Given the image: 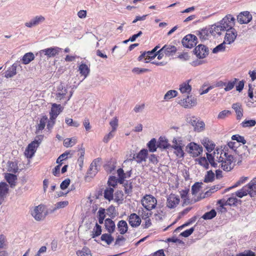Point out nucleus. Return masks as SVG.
<instances>
[{"label":"nucleus","mask_w":256,"mask_h":256,"mask_svg":"<svg viewBox=\"0 0 256 256\" xmlns=\"http://www.w3.org/2000/svg\"><path fill=\"white\" fill-rule=\"evenodd\" d=\"M190 80L183 82L180 86L179 90L182 94H190L192 90V86L190 85L189 83Z\"/></svg>","instance_id":"nucleus-25"},{"label":"nucleus","mask_w":256,"mask_h":256,"mask_svg":"<svg viewBox=\"0 0 256 256\" xmlns=\"http://www.w3.org/2000/svg\"><path fill=\"white\" fill-rule=\"evenodd\" d=\"M63 108L60 104H52L50 112V120H55L59 114L62 111Z\"/></svg>","instance_id":"nucleus-14"},{"label":"nucleus","mask_w":256,"mask_h":256,"mask_svg":"<svg viewBox=\"0 0 256 256\" xmlns=\"http://www.w3.org/2000/svg\"><path fill=\"white\" fill-rule=\"evenodd\" d=\"M18 167L16 162H8V170L9 172L16 173L18 172Z\"/></svg>","instance_id":"nucleus-50"},{"label":"nucleus","mask_w":256,"mask_h":256,"mask_svg":"<svg viewBox=\"0 0 256 256\" xmlns=\"http://www.w3.org/2000/svg\"><path fill=\"white\" fill-rule=\"evenodd\" d=\"M194 52L197 57L200 58H202L208 54V50L205 46L199 44L195 48Z\"/></svg>","instance_id":"nucleus-19"},{"label":"nucleus","mask_w":256,"mask_h":256,"mask_svg":"<svg viewBox=\"0 0 256 256\" xmlns=\"http://www.w3.org/2000/svg\"><path fill=\"white\" fill-rule=\"evenodd\" d=\"M186 149L192 157L198 156L202 152V146L194 142L188 144L186 146Z\"/></svg>","instance_id":"nucleus-7"},{"label":"nucleus","mask_w":256,"mask_h":256,"mask_svg":"<svg viewBox=\"0 0 256 256\" xmlns=\"http://www.w3.org/2000/svg\"><path fill=\"white\" fill-rule=\"evenodd\" d=\"M158 48H160V46H156L152 50L143 52L138 56V60H142L143 58H144L145 62H148L150 60L154 58L157 55L156 51Z\"/></svg>","instance_id":"nucleus-11"},{"label":"nucleus","mask_w":256,"mask_h":256,"mask_svg":"<svg viewBox=\"0 0 256 256\" xmlns=\"http://www.w3.org/2000/svg\"><path fill=\"white\" fill-rule=\"evenodd\" d=\"M250 196H256V178L252 180L248 184Z\"/></svg>","instance_id":"nucleus-28"},{"label":"nucleus","mask_w":256,"mask_h":256,"mask_svg":"<svg viewBox=\"0 0 256 256\" xmlns=\"http://www.w3.org/2000/svg\"><path fill=\"white\" fill-rule=\"evenodd\" d=\"M232 114V112L228 110H224L220 112L218 114V119H224L226 117Z\"/></svg>","instance_id":"nucleus-61"},{"label":"nucleus","mask_w":256,"mask_h":256,"mask_svg":"<svg viewBox=\"0 0 256 256\" xmlns=\"http://www.w3.org/2000/svg\"><path fill=\"white\" fill-rule=\"evenodd\" d=\"M65 122L68 126L78 128L80 126V123L77 121H74L72 118H66Z\"/></svg>","instance_id":"nucleus-58"},{"label":"nucleus","mask_w":256,"mask_h":256,"mask_svg":"<svg viewBox=\"0 0 256 256\" xmlns=\"http://www.w3.org/2000/svg\"><path fill=\"white\" fill-rule=\"evenodd\" d=\"M177 94V91L175 90H170L165 94L164 99L166 101H168L171 98L176 97Z\"/></svg>","instance_id":"nucleus-51"},{"label":"nucleus","mask_w":256,"mask_h":256,"mask_svg":"<svg viewBox=\"0 0 256 256\" xmlns=\"http://www.w3.org/2000/svg\"><path fill=\"white\" fill-rule=\"evenodd\" d=\"M34 58V54L32 52H30L26 53L22 57V62L23 64H27L33 60Z\"/></svg>","instance_id":"nucleus-36"},{"label":"nucleus","mask_w":256,"mask_h":256,"mask_svg":"<svg viewBox=\"0 0 256 256\" xmlns=\"http://www.w3.org/2000/svg\"><path fill=\"white\" fill-rule=\"evenodd\" d=\"M238 21L241 24H248L250 22L252 19V16L250 12L245 11L240 12L238 16Z\"/></svg>","instance_id":"nucleus-21"},{"label":"nucleus","mask_w":256,"mask_h":256,"mask_svg":"<svg viewBox=\"0 0 256 256\" xmlns=\"http://www.w3.org/2000/svg\"><path fill=\"white\" fill-rule=\"evenodd\" d=\"M216 215V211L212 209L210 211L206 212L202 218L204 220H210L214 218Z\"/></svg>","instance_id":"nucleus-53"},{"label":"nucleus","mask_w":256,"mask_h":256,"mask_svg":"<svg viewBox=\"0 0 256 256\" xmlns=\"http://www.w3.org/2000/svg\"><path fill=\"white\" fill-rule=\"evenodd\" d=\"M210 34H211L210 28H205L201 30L199 32L200 38L202 40L208 39L209 36Z\"/></svg>","instance_id":"nucleus-41"},{"label":"nucleus","mask_w":256,"mask_h":256,"mask_svg":"<svg viewBox=\"0 0 256 256\" xmlns=\"http://www.w3.org/2000/svg\"><path fill=\"white\" fill-rule=\"evenodd\" d=\"M106 218V211L105 209L100 208L98 212V218L100 224H102Z\"/></svg>","instance_id":"nucleus-48"},{"label":"nucleus","mask_w":256,"mask_h":256,"mask_svg":"<svg viewBox=\"0 0 256 256\" xmlns=\"http://www.w3.org/2000/svg\"><path fill=\"white\" fill-rule=\"evenodd\" d=\"M224 30L233 28L235 24V19L231 14H228L220 22Z\"/></svg>","instance_id":"nucleus-8"},{"label":"nucleus","mask_w":256,"mask_h":256,"mask_svg":"<svg viewBox=\"0 0 256 256\" xmlns=\"http://www.w3.org/2000/svg\"><path fill=\"white\" fill-rule=\"evenodd\" d=\"M248 194H250V192L247 184L236 192V195L240 198H242L244 196H246Z\"/></svg>","instance_id":"nucleus-42"},{"label":"nucleus","mask_w":256,"mask_h":256,"mask_svg":"<svg viewBox=\"0 0 256 256\" xmlns=\"http://www.w3.org/2000/svg\"><path fill=\"white\" fill-rule=\"evenodd\" d=\"M192 124L194 127V130L197 132H202L204 130L205 128V124L203 122L196 121L194 120L192 122Z\"/></svg>","instance_id":"nucleus-37"},{"label":"nucleus","mask_w":256,"mask_h":256,"mask_svg":"<svg viewBox=\"0 0 256 256\" xmlns=\"http://www.w3.org/2000/svg\"><path fill=\"white\" fill-rule=\"evenodd\" d=\"M118 228L121 234H126L128 230V226L124 220H121L118 224Z\"/></svg>","instance_id":"nucleus-29"},{"label":"nucleus","mask_w":256,"mask_h":256,"mask_svg":"<svg viewBox=\"0 0 256 256\" xmlns=\"http://www.w3.org/2000/svg\"><path fill=\"white\" fill-rule=\"evenodd\" d=\"M117 174L118 176V182L120 184H123L124 180L127 177H130V172L128 173H124V170L120 168L117 170Z\"/></svg>","instance_id":"nucleus-26"},{"label":"nucleus","mask_w":256,"mask_h":256,"mask_svg":"<svg viewBox=\"0 0 256 256\" xmlns=\"http://www.w3.org/2000/svg\"><path fill=\"white\" fill-rule=\"evenodd\" d=\"M226 31L224 41L226 42L227 44H230L232 43L236 40L237 36V32L234 28L227 30Z\"/></svg>","instance_id":"nucleus-17"},{"label":"nucleus","mask_w":256,"mask_h":256,"mask_svg":"<svg viewBox=\"0 0 256 256\" xmlns=\"http://www.w3.org/2000/svg\"><path fill=\"white\" fill-rule=\"evenodd\" d=\"M198 164L203 166L206 169L208 168L209 164L207 159L204 157L200 158L198 160Z\"/></svg>","instance_id":"nucleus-62"},{"label":"nucleus","mask_w":256,"mask_h":256,"mask_svg":"<svg viewBox=\"0 0 256 256\" xmlns=\"http://www.w3.org/2000/svg\"><path fill=\"white\" fill-rule=\"evenodd\" d=\"M211 35L216 36V35H220L222 32L224 31L221 24L220 23L212 25L210 28Z\"/></svg>","instance_id":"nucleus-22"},{"label":"nucleus","mask_w":256,"mask_h":256,"mask_svg":"<svg viewBox=\"0 0 256 256\" xmlns=\"http://www.w3.org/2000/svg\"><path fill=\"white\" fill-rule=\"evenodd\" d=\"M48 212L44 204H39L34 206L31 210V214L37 221L44 220L48 215Z\"/></svg>","instance_id":"nucleus-5"},{"label":"nucleus","mask_w":256,"mask_h":256,"mask_svg":"<svg viewBox=\"0 0 256 256\" xmlns=\"http://www.w3.org/2000/svg\"><path fill=\"white\" fill-rule=\"evenodd\" d=\"M76 138H66L64 141V146L66 148L72 147L76 143Z\"/></svg>","instance_id":"nucleus-49"},{"label":"nucleus","mask_w":256,"mask_h":256,"mask_svg":"<svg viewBox=\"0 0 256 256\" xmlns=\"http://www.w3.org/2000/svg\"><path fill=\"white\" fill-rule=\"evenodd\" d=\"M84 154L85 150L84 148H81L78 150V154L80 155V156L78 159V164L80 170L83 166Z\"/></svg>","instance_id":"nucleus-44"},{"label":"nucleus","mask_w":256,"mask_h":256,"mask_svg":"<svg viewBox=\"0 0 256 256\" xmlns=\"http://www.w3.org/2000/svg\"><path fill=\"white\" fill-rule=\"evenodd\" d=\"M148 156V150L146 149L143 148L138 153L134 154L132 158L130 160H134L138 163H142L146 162Z\"/></svg>","instance_id":"nucleus-12"},{"label":"nucleus","mask_w":256,"mask_h":256,"mask_svg":"<svg viewBox=\"0 0 256 256\" xmlns=\"http://www.w3.org/2000/svg\"><path fill=\"white\" fill-rule=\"evenodd\" d=\"M16 65L14 64L6 72L5 76L6 78H12L16 74Z\"/></svg>","instance_id":"nucleus-45"},{"label":"nucleus","mask_w":256,"mask_h":256,"mask_svg":"<svg viewBox=\"0 0 256 256\" xmlns=\"http://www.w3.org/2000/svg\"><path fill=\"white\" fill-rule=\"evenodd\" d=\"M214 174L212 170H209L205 175L204 182H212L214 180Z\"/></svg>","instance_id":"nucleus-55"},{"label":"nucleus","mask_w":256,"mask_h":256,"mask_svg":"<svg viewBox=\"0 0 256 256\" xmlns=\"http://www.w3.org/2000/svg\"><path fill=\"white\" fill-rule=\"evenodd\" d=\"M220 148H216L214 150L212 154H206L208 162L212 167L216 168L218 166L217 162H218L220 158H222L221 155H220Z\"/></svg>","instance_id":"nucleus-6"},{"label":"nucleus","mask_w":256,"mask_h":256,"mask_svg":"<svg viewBox=\"0 0 256 256\" xmlns=\"http://www.w3.org/2000/svg\"><path fill=\"white\" fill-rule=\"evenodd\" d=\"M104 226L106 228L110 233H112L114 232L116 226L114 222L111 219L108 218L106 219L104 221Z\"/></svg>","instance_id":"nucleus-31"},{"label":"nucleus","mask_w":256,"mask_h":256,"mask_svg":"<svg viewBox=\"0 0 256 256\" xmlns=\"http://www.w3.org/2000/svg\"><path fill=\"white\" fill-rule=\"evenodd\" d=\"M196 99L192 96H188L179 102V104L186 108H190L196 104Z\"/></svg>","instance_id":"nucleus-15"},{"label":"nucleus","mask_w":256,"mask_h":256,"mask_svg":"<svg viewBox=\"0 0 256 256\" xmlns=\"http://www.w3.org/2000/svg\"><path fill=\"white\" fill-rule=\"evenodd\" d=\"M128 220L129 224L132 228L138 227L142 222L140 218L135 213L131 214L128 216Z\"/></svg>","instance_id":"nucleus-20"},{"label":"nucleus","mask_w":256,"mask_h":256,"mask_svg":"<svg viewBox=\"0 0 256 256\" xmlns=\"http://www.w3.org/2000/svg\"><path fill=\"white\" fill-rule=\"evenodd\" d=\"M176 51V48L174 46L171 44H165L160 49V52H164V55L168 57L173 56Z\"/></svg>","instance_id":"nucleus-18"},{"label":"nucleus","mask_w":256,"mask_h":256,"mask_svg":"<svg viewBox=\"0 0 256 256\" xmlns=\"http://www.w3.org/2000/svg\"><path fill=\"white\" fill-rule=\"evenodd\" d=\"M44 18L42 16H36L29 22L26 23L25 25L29 28L32 27L39 24L40 22L44 20Z\"/></svg>","instance_id":"nucleus-23"},{"label":"nucleus","mask_w":256,"mask_h":256,"mask_svg":"<svg viewBox=\"0 0 256 256\" xmlns=\"http://www.w3.org/2000/svg\"><path fill=\"white\" fill-rule=\"evenodd\" d=\"M8 185L5 182H0V197L4 198L8 193Z\"/></svg>","instance_id":"nucleus-43"},{"label":"nucleus","mask_w":256,"mask_h":256,"mask_svg":"<svg viewBox=\"0 0 256 256\" xmlns=\"http://www.w3.org/2000/svg\"><path fill=\"white\" fill-rule=\"evenodd\" d=\"M62 48L54 46L49 48H45L42 50L40 52L44 53V55L46 56L48 58L54 57L58 54L62 50Z\"/></svg>","instance_id":"nucleus-16"},{"label":"nucleus","mask_w":256,"mask_h":256,"mask_svg":"<svg viewBox=\"0 0 256 256\" xmlns=\"http://www.w3.org/2000/svg\"><path fill=\"white\" fill-rule=\"evenodd\" d=\"M147 146L148 148V150L150 152H154L156 151L158 147L156 144V138H152L148 144Z\"/></svg>","instance_id":"nucleus-40"},{"label":"nucleus","mask_w":256,"mask_h":256,"mask_svg":"<svg viewBox=\"0 0 256 256\" xmlns=\"http://www.w3.org/2000/svg\"><path fill=\"white\" fill-rule=\"evenodd\" d=\"M101 234H102L101 226L96 223L95 227L93 228V230L92 231V238H94L96 236H100Z\"/></svg>","instance_id":"nucleus-52"},{"label":"nucleus","mask_w":256,"mask_h":256,"mask_svg":"<svg viewBox=\"0 0 256 256\" xmlns=\"http://www.w3.org/2000/svg\"><path fill=\"white\" fill-rule=\"evenodd\" d=\"M47 121L48 117L46 116H44L41 118L40 123L36 126V134L39 133L40 131L44 128Z\"/></svg>","instance_id":"nucleus-32"},{"label":"nucleus","mask_w":256,"mask_h":256,"mask_svg":"<svg viewBox=\"0 0 256 256\" xmlns=\"http://www.w3.org/2000/svg\"><path fill=\"white\" fill-rule=\"evenodd\" d=\"M141 204L147 210L150 211L156 208L157 200L152 194H146L141 199Z\"/></svg>","instance_id":"nucleus-4"},{"label":"nucleus","mask_w":256,"mask_h":256,"mask_svg":"<svg viewBox=\"0 0 256 256\" xmlns=\"http://www.w3.org/2000/svg\"><path fill=\"white\" fill-rule=\"evenodd\" d=\"M78 70L80 74L86 78L88 75L90 69L86 64H82L78 66Z\"/></svg>","instance_id":"nucleus-35"},{"label":"nucleus","mask_w":256,"mask_h":256,"mask_svg":"<svg viewBox=\"0 0 256 256\" xmlns=\"http://www.w3.org/2000/svg\"><path fill=\"white\" fill-rule=\"evenodd\" d=\"M66 94L67 90L62 86V89H60V88L58 90V93L56 94V99L58 100H62L66 98Z\"/></svg>","instance_id":"nucleus-47"},{"label":"nucleus","mask_w":256,"mask_h":256,"mask_svg":"<svg viewBox=\"0 0 256 256\" xmlns=\"http://www.w3.org/2000/svg\"><path fill=\"white\" fill-rule=\"evenodd\" d=\"M197 43V38L194 34H188L182 40L183 46L187 48L194 47Z\"/></svg>","instance_id":"nucleus-9"},{"label":"nucleus","mask_w":256,"mask_h":256,"mask_svg":"<svg viewBox=\"0 0 256 256\" xmlns=\"http://www.w3.org/2000/svg\"><path fill=\"white\" fill-rule=\"evenodd\" d=\"M101 240L106 242L108 244H110L114 240V238L110 234H104L102 235Z\"/></svg>","instance_id":"nucleus-56"},{"label":"nucleus","mask_w":256,"mask_h":256,"mask_svg":"<svg viewBox=\"0 0 256 256\" xmlns=\"http://www.w3.org/2000/svg\"><path fill=\"white\" fill-rule=\"evenodd\" d=\"M227 44L226 42L224 41V42L218 46H217L215 48H214L212 52L214 53H216L220 52H223L225 50L226 48V44Z\"/></svg>","instance_id":"nucleus-59"},{"label":"nucleus","mask_w":256,"mask_h":256,"mask_svg":"<svg viewBox=\"0 0 256 256\" xmlns=\"http://www.w3.org/2000/svg\"><path fill=\"white\" fill-rule=\"evenodd\" d=\"M76 254L78 256H92L91 250L86 246H84L82 250L76 251Z\"/></svg>","instance_id":"nucleus-39"},{"label":"nucleus","mask_w":256,"mask_h":256,"mask_svg":"<svg viewBox=\"0 0 256 256\" xmlns=\"http://www.w3.org/2000/svg\"><path fill=\"white\" fill-rule=\"evenodd\" d=\"M43 136H36L38 140H34L29 144L24 152L25 156L28 158H31L34 155L38 148L39 146Z\"/></svg>","instance_id":"nucleus-3"},{"label":"nucleus","mask_w":256,"mask_h":256,"mask_svg":"<svg viewBox=\"0 0 256 256\" xmlns=\"http://www.w3.org/2000/svg\"><path fill=\"white\" fill-rule=\"evenodd\" d=\"M202 143L208 152H211L214 149L215 144L207 138H204L202 140Z\"/></svg>","instance_id":"nucleus-27"},{"label":"nucleus","mask_w":256,"mask_h":256,"mask_svg":"<svg viewBox=\"0 0 256 256\" xmlns=\"http://www.w3.org/2000/svg\"><path fill=\"white\" fill-rule=\"evenodd\" d=\"M184 144L180 138H174L170 148L174 150V154L178 158H183L184 156Z\"/></svg>","instance_id":"nucleus-2"},{"label":"nucleus","mask_w":256,"mask_h":256,"mask_svg":"<svg viewBox=\"0 0 256 256\" xmlns=\"http://www.w3.org/2000/svg\"><path fill=\"white\" fill-rule=\"evenodd\" d=\"M102 162L100 158H96L94 159L90 164V168L88 171V174L90 176H94L98 172V167L100 166V163Z\"/></svg>","instance_id":"nucleus-13"},{"label":"nucleus","mask_w":256,"mask_h":256,"mask_svg":"<svg viewBox=\"0 0 256 256\" xmlns=\"http://www.w3.org/2000/svg\"><path fill=\"white\" fill-rule=\"evenodd\" d=\"M180 202L178 196L176 194H170L166 198V206L170 209L176 208Z\"/></svg>","instance_id":"nucleus-10"},{"label":"nucleus","mask_w":256,"mask_h":256,"mask_svg":"<svg viewBox=\"0 0 256 256\" xmlns=\"http://www.w3.org/2000/svg\"><path fill=\"white\" fill-rule=\"evenodd\" d=\"M170 146L171 145L169 144L168 140L162 137L160 138L158 144V148L163 149H167L170 148Z\"/></svg>","instance_id":"nucleus-38"},{"label":"nucleus","mask_w":256,"mask_h":256,"mask_svg":"<svg viewBox=\"0 0 256 256\" xmlns=\"http://www.w3.org/2000/svg\"><path fill=\"white\" fill-rule=\"evenodd\" d=\"M114 200L118 204H122L124 200V194L122 190H117L114 195Z\"/></svg>","instance_id":"nucleus-46"},{"label":"nucleus","mask_w":256,"mask_h":256,"mask_svg":"<svg viewBox=\"0 0 256 256\" xmlns=\"http://www.w3.org/2000/svg\"><path fill=\"white\" fill-rule=\"evenodd\" d=\"M256 122L254 120H244L241 124L243 128L252 127L256 125Z\"/></svg>","instance_id":"nucleus-57"},{"label":"nucleus","mask_w":256,"mask_h":256,"mask_svg":"<svg viewBox=\"0 0 256 256\" xmlns=\"http://www.w3.org/2000/svg\"><path fill=\"white\" fill-rule=\"evenodd\" d=\"M220 155L222 158H220L218 163H220L221 168L224 171L230 172L231 170L234 166V156L231 154H228L223 150H220Z\"/></svg>","instance_id":"nucleus-1"},{"label":"nucleus","mask_w":256,"mask_h":256,"mask_svg":"<svg viewBox=\"0 0 256 256\" xmlns=\"http://www.w3.org/2000/svg\"><path fill=\"white\" fill-rule=\"evenodd\" d=\"M189 189L186 188L180 192V197L182 200V205H188L190 203V199L188 196Z\"/></svg>","instance_id":"nucleus-24"},{"label":"nucleus","mask_w":256,"mask_h":256,"mask_svg":"<svg viewBox=\"0 0 256 256\" xmlns=\"http://www.w3.org/2000/svg\"><path fill=\"white\" fill-rule=\"evenodd\" d=\"M110 124L112 128V132H115L118 126V119L116 117H114L110 122Z\"/></svg>","instance_id":"nucleus-64"},{"label":"nucleus","mask_w":256,"mask_h":256,"mask_svg":"<svg viewBox=\"0 0 256 256\" xmlns=\"http://www.w3.org/2000/svg\"><path fill=\"white\" fill-rule=\"evenodd\" d=\"M238 202V199L234 196L229 198L226 202V205L235 206Z\"/></svg>","instance_id":"nucleus-63"},{"label":"nucleus","mask_w":256,"mask_h":256,"mask_svg":"<svg viewBox=\"0 0 256 256\" xmlns=\"http://www.w3.org/2000/svg\"><path fill=\"white\" fill-rule=\"evenodd\" d=\"M4 178L10 185L11 187L15 186L16 182L17 180V176L16 175L10 173H7L5 174Z\"/></svg>","instance_id":"nucleus-34"},{"label":"nucleus","mask_w":256,"mask_h":256,"mask_svg":"<svg viewBox=\"0 0 256 256\" xmlns=\"http://www.w3.org/2000/svg\"><path fill=\"white\" fill-rule=\"evenodd\" d=\"M232 108L234 109L236 114L237 119H241L243 116V110L242 108V105L239 103L234 104L232 106Z\"/></svg>","instance_id":"nucleus-30"},{"label":"nucleus","mask_w":256,"mask_h":256,"mask_svg":"<svg viewBox=\"0 0 256 256\" xmlns=\"http://www.w3.org/2000/svg\"><path fill=\"white\" fill-rule=\"evenodd\" d=\"M114 188H106L104 192V198L109 202L114 200Z\"/></svg>","instance_id":"nucleus-33"},{"label":"nucleus","mask_w":256,"mask_h":256,"mask_svg":"<svg viewBox=\"0 0 256 256\" xmlns=\"http://www.w3.org/2000/svg\"><path fill=\"white\" fill-rule=\"evenodd\" d=\"M232 140H236L238 142H241L244 144H246V141L244 139V137L238 134L233 135L232 136Z\"/></svg>","instance_id":"nucleus-60"},{"label":"nucleus","mask_w":256,"mask_h":256,"mask_svg":"<svg viewBox=\"0 0 256 256\" xmlns=\"http://www.w3.org/2000/svg\"><path fill=\"white\" fill-rule=\"evenodd\" d=\"M238 81V80L236 78H234L232 80L229 81L228 83L226 82L224 90L227 92L232 90L234 88L236 82Z\"/></svg>","instance_id":"nucleus-54"}]
</instances>
